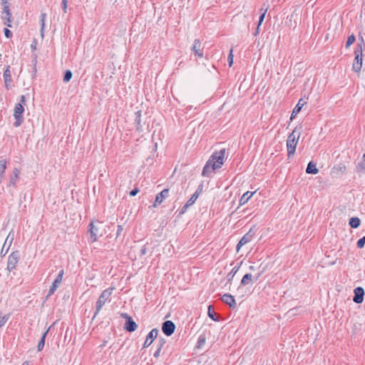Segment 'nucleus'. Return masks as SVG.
<instances>
[{"instance_id":"51","label":"nucleus","mask_w":365,"mask_h":365,"mask_svg":"<svg viewBox=\"0 0 365 365\" xmlns=\"http://www.w3.org/2000/svg\"><path fill=\"white\" fill-rule=\"evenodd\" d=\"M250 270H253V271H254V270L255 269V267H254V266H250Z\"/></svg>"},{"instance_id":"44","label":"nucleus","mask_w":365,"mask_h":365,"mask_svg":"<svg viewBox=\"0 0 365 365\" xmlns=\"http://www.w3.org/2000/svg\"><path fill=\"white\" fill-rule=\"evenodd\" d=\"M138 192H139V189L138 188H135L134 190H131L130 192V196H135Z\"/></svg>"},{"instance_id":"30","label":"nucleus","mask_w":365,"mask_h":365,"mask_svg":"<svg viewBox=\"0 0 365 365\" xmlns=\"http://www.w3.org/2000/svg\"><path fill=\"white\" fill-rule=\"evenodd\" d=\"M355 40H356V38H355L354 35H353V34L350 35L347 38V41L346 43V47L350 46L352 43H354Z\"/></svg>"},{"instance_id":"21","label":"nucleus","mask_w":365,"mask_h":365,"mask_svg":"<svg viewBox=\"0 0 365 365\" xmlns=\"http://www.w3.org/2000/svg\"><path fill=\"white\" fill-rule=\"evenodd\" d=\"M255 192H256V191H255V192L247 191V192H245L242 195V196L241 197V198L240 199V205H243L245 203H247L248 202V200L252 197V195Z\"/></svg>"},{"instance_id":"16","label":"nucleus","mask_w":365,"mask_h":365,"mask_svg":"<svg viewBox=\"0 0 365 365\" xmlns=\"http://www.w3.org/2000/svg\"><path fill=\"white\" fill-rule=\"evenodd\" d=\"M201 47L202 45L199 39H195L194 41L192 50L195 53V55L200 58L203 57V53Z\"/></svg>"},{"instance_id":"32","label":"nucleus","mask_w":365,"mask_h":365,"mask_svg":"<svg viewBox=\"0 0 365 365\" xmlns=\"http://www.w3.org/2000/svg\"><path fill=\"white\" fill-rule=\"evenodd\" d=\"M71 78H72V72L71 71H66L64 74L63 81L65 82H68Z\"/></svg>"},{"instance_id":"56","label":"nucleus","mask_w":365,"mask_h":365,"mask_svg":"<svg viewBox=\"0 0 365 365\" xmlns=\"http://www.w3.org/2000/svg\"><path fill=\"white\" fill-rule=\"evenodd\" d=\"M292 311H293L292 309H290V311H289V313L292 314Z\"/></svg>"},{"instance_id":"45","label":"nucleus","mask_w":365,"mask_h":365,"mask_svg":"<svg viewBox=\"0 0 365 365\" xmlns=\"http://www.w3.org/2000/svg\"><path fill=\"white\" fill-rule=\"evenodd\" d=\"M146 250H147V249H146V247H145V246H143V247L141 248V250H140V254H141L142 255H145V253H146Z\"/></svg>"},{"instance_id":"14","label":"nucleus","mask_w":365,"mask_h":365,"mask_svg":"<svg viewBox=\"0 0 365 365\" xmlns=\"http://www.w3.org/2000/svg\"><path fill=\"white\" fill-rule=\"evenodd\" d=\"M260 276H261V273H259V274H256L255 276H252V274L247 273V274H245L244 277H242V279L241 280V284L244 285V286L247 285L250 283H251L253 279L256 282L258 280V279L259 278Z\"/></svg>"},{"instance_id":"17","label":"nucleus","mask_w":365,"mask_h":365,"mask_svg":"<svg viewBox=\"0 0 365 365\" xmlns=\"http://www.w3.org/2000/svg\"><path fill=\"white\" fill-rule=\"evenodd\" d=\"M222 300L226 304H228L231 308L235 309L236 307V303L234 299V297L229 294H225L222 297Z\"/></svg>"},{"instance_id":"29","label":"nucleus","mask_w":365,"mask_h":365,"mask_svg":"<svg viewBox=\"0 0 365 365\" xmlns=\"http://www.w3.org/2000/svg\"><path fill=\"white\" fill-rule=\"evenodd\" d=\"M13 240H14V234L9 233L5 240L4 245L3 246V249L6 247V245L7 244H9V246H10Z\"/></svg>"},{"instance_id":"38","label":"nucleus","mask_w":365,"mask_h":365,"mask_svg":"<svg viewBox=\"0 0 365 365\" xmlns=\"http://www.w3.org/2000/svg\"><path fill=\"white\" fill-rule=\"evenodd\" d=\"M227 60H228L229 66H232V65L233 63V55H232V49L230 50V54L228 56Z\"/></svg>"},{"instance_id":"10","label":"nucleus","mask_w":365,"mask_h":365,"mask_svg":"<svg viewBox=\"0 0 365 365\" xmlns=\"http://www.w3.org/2000/svg\"><path fill=\"white\" fill-rule=\"evenodd\" d=\"M63 276V270H61L58 274V277L53 281L51 287H50L47 297L52 295L55 292V291L57 289L58 287L59 286V284H61V282L62 281Z\"/></svg>"},{"instance_id":"49","label":"nucleus","mask_w":365,"mask_h":365,"mask_svg":"<svg viewBox=\"0 0 365 365\" xmlns=\"http://www.w3.org/2000/svg\"><path fill=\"white\" fill-rule=\"evenodd\" d=\"M265 4L262 5V8L260 9L261 14L264 11V8L267 6Z\"/></svg>"},{"instance_id":"47","label":"nucleus","mask_w":365,"mask_h":365,"mask_svg":"<svg viewBox=\"0 0 365 365\" xmlns=\"http://www.w3.org/2000/svg\"><path fill=\"white\" fill-rule=\"evenodd\" d=\"M122 317H123L125 321L128 319L129 317H130L128 314L123 313L121 314Z\"/></svg>"},{"instance_id":"13","label":"nucleus","mask_w":365,"mask_h":365,"mask_svg":"<svg viewBox=\"0 0 365 365\" xmlns=\"http://www.w3.org/2000/svg\"><path fill=\"white\" fill-rule=\"evenodd\" d=\"M354 297L353 301L356 304H360L364 301V290L362 287H359L354 289Z\"/></svg>"},{"instance_id":"25","label":"nucleus","mask_w":365,"mask_h":365,"mask_svg":"<svg viewBox=\"0 0 365 365\" xmlns=\"http://www.w3.org/2000/svg\"><path fill=\"white\" fill-rule=\"evenodd\" d=\"M49 329L48 328L42 335L40 341H38V346H37V349H38V351H41L44 346V344H45V339H46V334L48 333V331H49Z\"/></svg>"},{"instance_id":"3","label":"nucleus","mask_w":365,"mask_h":365,"mask_svg":"<svg viewBox=\"0 0 365 365\" xmlns=\"http://www.w3.org/2000/svg\"><path fill=\"white\" fill-rule=\"evenodd\" d=\"M102 226L103 225L101 222H92L90 223L88 232L92 242L97 241L103 235V231L101 230Z\"/></svg>"},{"instance_id":"36","label":"nucleus","mask_w":365,"mask_h":365,"mask_svg":"<svg viewBox=\"0 0 365 365\" xmlns=\"http://www.w3.org/2000/svg\"><path fill=\"white\" fill-rule=\"evenodd\" d=\"M208 315L214 321H218L217 318H215V316L216 315V314L213 311H211V306L209 307Z\"/></svg>"},{"instance_id":"37","label":"nucleus","mask_w":365,"mask_h":365,"mask_svg":"<svg viewBox=\"0 0 365 365\" xmlns=\"http://www.w3.org/2000/svg\"><path fill=\"white\" fill-rule=\"evenodd\" d=\"M8 319H9L8 316H4V317L0 316V328L6 324Z\"/></svg>"},{"instance_id":"9","label":"nucleus","mask_w":365,"mask_h":365,"mask_svg":"<svg viewBox=\"0 0 365 365\" xmlns=\"http://www.w3.org/2000/svg\"><path fill=\"white\" fill-rule=\"evenodd\" d=\"M175 329V325L172 321H165L162 325V331L166 336L172 335Z\"/></svg>"},{"instance_id":"41","label":"nucleus","mask_w":365,"mask_h":365,"mask_svg":"<svg viewBox=\"0 0 365 365\" xmlns=\"http://www.w3.org/2000/svg\"><path fill=\"white\" fill-rule=\"evenodd\" d=\"M45 19H46V14H42L41 16V31H43V27L45 26Z\"/></svg>"},{"instance_id":"54","label":"nucleus","mask_w":365,"mask_h":365,"mask_svg":"<svg viewBox=\"0 0 365 365\" xmlns=\"http://www.w3.org/2000/svg\"><path fill=\"white\" fill-rule=\"evenodd\" d=\"M3 176L0 175V182H1Z\"/></svg>"},{"instance_id":"40","label":"nucleus","mask_w":365,"mask_h":365,"mask_svg":"<svg viewBox=\"0 0 365 365\" xmlns=\"http://www.w3.org/2000/svg\"><path fill=\"white\" fill-rule=\"evenodd\" d=\"M359 43H358V47L359 48L357 49H360V44H361V51H362L363 50V46H364V38L362 36H359Z\"/></svg>"},{"instance_id":"24","label":"nucleus","mask_w":365,"mask_h":365,"mask_svg":"<svg viewBox=\"0 0 365 365\" xmlns=\"http://www.w3.org/2000/svg\"><path fill=\"white\" fill-rule=\"evenodd\" d=\"M360 223H361L360 219L356 217H351L349 220V225L352 228H357L360 225Z\"/></svg>"},{"instance_id":"7","label":"nucleus","mask_w":365,"mask_h":365,"mask_svg":"<svg viewBox=\"0 0 365 365\" xmlns=\"http://www.w3.org/2000/svg\"><path fill=\"white\" fill-rule=\"evenodd\" d=\"M2 5L4 6L3 11H2V18L6 20L4 22V24L7 26H11V14L10 13L9 6L8 5V1L7 0H2Z\"/></svg>"},{"instance_id":"33","label":"nucleus","mask_w":365,"mask_h":365,"mask_svg":"<svg viewBox=\"0 0 365 365\" xmlns=\"http://www.w3.org/2000/svg\"><path fill=\"white\" fill-rule=\"evenodd\" d=\"M136 118H135V123L138 125L137 126V129L139 130H140V111H138L136 113Z\"/></svg>"},{"instance_id":"28","label":"nucleus","mask_w":365,"mask_h":365,"mask_svg":"<svg viewBox=\"0 0 365 365\" xmlns=\"http://www.w3.org/2000/svg\"><path fill=\"white\" fill-rule=\"evenodd\" d=\"M6 168V160L2 159L0 160V175L3 176Z\"/></svg>"},{"instance_id":"4","label":"nucleus","mask_w":365,"mask_h":365,"mask_svg":"<svg viewBox=\"0 0 365 365\" xmlns=\"http://www.w3.org/2000/svg\"><path fill=\"white\" fill-rule=\"evenodd\" d=\"M113 291V287L108 288L105 289L101 294L100 295L99 298L98 299L96 302V312L94 314V317H96V315L98 314V312L101 311L103 305L106 304V302L110 299L112 293Z\"/></svg>"},{"instance_id":"8","label":"nucleus","mask_w":365,"mask_h":365,"mask_svg":"<svg viewBox=\"0 0 365 365\" xmlns=\"http://www.w3.org/2000/svg\"><path fill=\"white\" fill-rule=\"evenodd\" d=\"M19 255L18 252H12L7 262V269L9 271H11L16 268V266L19 262Z\"/></svg>"},{"instance_id":"42","label":"nucleus","mask_w":365,"mask_h":365,"mask_svg":"<svg viewBox=\"0 0 365 365\" xmlns=\"http://www.w3.org/2000/svg\"><path fill=\"white\" fill-rule=\"evenodd\" d=\"M4 35L6 38H10V37H11L12 34L9 29L5 28L4 29Z\"/></svg>"},{"instance_id":"35","label":"nucleus","mask_w":365,"mask_h":365,"mask_svg":"<svg viewBox=\"0 0 365 365\" xmlns=\"http://www.w3.org/2000/svg\"><path fill=\"white\" fill-rule=\"evenodd\" d=\"M365 245V236L359 239L357 242L358 248H363Z\"/></svg>"},{"instance_id":"55","label":"nucleus","mask_w":365,"mask_h":365,"mask_svg":"<svg viewBox=\"0 0 365 365\" xmlns=\"http://www.w3.org/2000/svg\"><path fill=\"white\" fill-rule=\"evenodd\" d=\"M294 14H292L291 15L290 18H291V19H292V18L294 17Z\"/></svg>"},{"instance_id":"6","label":"nucleus","mask_w":365,"mask_h":365,"mask_svg":"<svg viewBox=\"0 0 365 365\" xmlns=\"http://www.w3.org/2000/svg\"><path fill=\"white\" fill-rule=\"evenodd\" d=\"M355 58L352 65L353 71L359 73L361 71L362 66V51L361 44H360V49H356L354 52Z\"/></svg>"},{"instance_id":"23","label":"nucleus","mask_w":365,"mask_h":365,"mask_svg":"<svg viewBox=\"0 0 365 365\" xmlns=\"http://www.w3.org/2000/svg\"><path fill=\"white\" fill-rule=\"evenodd\" d=\"M306 172L309 174H317L319 170L317 168V166L314 163L309 162L306 169Z\"/></svg>"},{"instance_id":"26","label":"nucleus","mask_w":365,"mask_h":365,"mask_svg":"<svg viewBox=\"0 0 365 365\" xmlns=\"http://www.w3.org/2000/svg\"><path fill=\"white\" fill-rule=\"evenodd\" d=\"M19 170L17 168L14 169L13 175L10 178V184L14 185L19 175Z\"/></svg>"},{"instance_id":"52","label":"nucleus","mask_w":365,"mask_h":365,"mask_svg":"<svg viewBox=\"0 0 365 365\" xmlns=\"http://www.w3.org/2000/svg\"><path fill=\"white\" fill-rule=\"evenodd\" d=\"M21 365H29L28 361H24Z\"/></svg>"},{"instance_id":"27","label":"nucleus","mask_w":365,"mask_h":365,"mask_svg":"<svg viewBox=\"0 0 365 365\" xmlns=\"http://www.w3.org/2000/svg\"><path fill=\"white\" fill-rule=\"evenodd\" d=\"M198 195H199V192H198V190H196L195 192L192 195V197L186 202V207H190L192 205H193L195 203V202L196 201V200L197 199Z\"/></svg>"},{"instance_id":"57","label":"nucleus","mask_w":365,"mask_h":365,"mask_svg":"<svg viewBox=\"0 0 365 365\" xmlns=\"http://www.w3.org/2000/svg\"><path fill=\"white\" fill-rule=\"evenodd\" d=\"M363 158L365 160V154L364 155Z\"/></svg>"},{"instance_id":"46","label":"nucleus","mask_w":365,"mask_h":365,"mask_svg":"<svg viewBox=\"0 0 365 365\" xmlns=\"http://www.w3.org/2000/svg\"><path fill=\"white\" fill-rule=\"evenodd\" d=\"M187 207H186V204H185V205L182 207V209H181V210H180V214L184 213V212L186 211V210L187 209Z\"/></svg>"},{"instance_id":"12","label":"nucleus","mask_w":365,"mask_h":365,"mask_svg":"<svg viewBox=\"0 0 365 365\" xmlns=\"http://www.w3.org/2000/svg\"><path fill=\"white\" fill-rule=\"evenodd\" d=\"M158 334V329H153L149 334L147 335L145 341L143 344V347H148L153 343V340L157 337Z\"/></svg>"},{"instance_id":"11","label":"nucleus","mask_w":365,"mask_h":365,"mask_svg":"<svg viewBox=\"0 0 365 365\" xmlns=\"http://www.w3.org/2000/svg\"><path fill=\"white\" fill-rule=\"evenodd\" d=\"M169 190L165 189L163 191H161L160 193H158L156 197L155 202L153 205L154 207H158L159 205H160L165 199H166L168 197Z\"/></svg>"},{"instance_id":"34","label":"nucleus","mask_w":365,"mask_h":365,"mask_svg":"<svg viewBox=\"0 0 365 365\" xmlns=\"http://www.w3.org/2000/svg\"><path fill=\"white\" fill-rule=\"evenodd\" d=\"M164 344V341H161L160 344L159 345L158 348L157 349V350L155 351L153 356L155 357V358H158L159 356H160V353L161 351V349H162V347Z\"/></svg>"},{"instance_id":"31","label":"nucleus","mask_w":365,"mask_h":365,"mask_svg":"<svg viewBox=\"0 0 365 365\" xmlns=\"http://www.w3.org/2000/svg\"><path fill=\"white\" fill-rule=\"evenodd\" d=\"M269 9V6H267L265 8H264V11L262 12L259 16V22H258V25L260 26L262 23V21H264V16H265V14L267 11Z\"/></svg>"},{"instance_id":"50","label":"nucleus","mask_w":365,"mask_h":365,"mask_svg":"<svg viewBox=\"0 0 365 365\" xmlns=\"http://www.w3.org/2000/svg\"><path fill=\"white\" fill-rule=\"evenodd\" d=\"M259 26H260L257 25V29L255 30V36H257V34H258V32H259Z\"/></svg>"},{"instance_id":"1","label":"nucleus","mask_w":365,"mask_h":365,"mask_svg":"<svg viewBox=\"0 0 365 365\" xmlns=\"http://www.w3.org/2000/svg\"><path fill=\"white\" fill-rule=\"evenodd\" d=\"M225 149H222L218 153L212 155L202 170V175L210 177L211 173L221 167L223 164Z\"/></svg>"},{"instance_id":"53","label":"nucleus","mask_w":365,"mask_h":365,"mask_svg":"<svg viewBox=\"0 0 365 365\" xmlns=\"http://www.w3.org/2000/svg\"><path fill=\"white\" fill-rule=\"evenodd\" d=\"M237 271V269H235V267L233 268L232 272H234V273H235Z\"/></svg>"},{"instance_id":"15","label":"nucleus","mask_w":365,"mask_h":365,"mask_svg":"<svg viewBox=\"0 0 365 365\" xmlns=\"http://www.w3.org/2000/svg\"><path fill=\"white\" fill-rule=\"evenodd\" d=\"M252 234L251 233V232H248L247 234H245L242 237V239L240 240V242H238L237 245V251L239 252L240 248L246 245L247 243L250 242L252 239Z\"/></svg>"},{"instance_id":"19","label":"nucleus","mask_w":365,"mask_h":365,"mask_svg":"<svg viewBox=\"0 0 365 365\" xmlns=\"http://www.w3.org/2000/svg\"><path fill=\"white\" fill-rule=\"evenodd\" d=\"M305 103H306V102L302 98L299 99V101H298V103L294 107V108L292 113L291 118H290L291 120L294 118L295 116L300 112V110H302V107L304 106V105Z\"/></svg>"},{"instance_id":"39","label":"nucleus","mask_w":365,"mask_h":365,"mask_svg":"<svg viewBox=\"0 0 365 365\" xmlns=\"http://www.w3.org/2000/svg\"><path fill=\"white\" fill-rule=\"evenodd\" d=\"M62 9L64 13L67 12L68 0H62L61 3Z\"/></svg>"},{"instance_id":"5","label":"nucleus","mask_w":365,"mask_h":365,"mask_svg":"<svg viewBox=\"0 0 365 365\" xmlns=\"http://www.w3.org/2000/svg\"><path fill=\"white\" fill-rule=\"evenodd\" d=\"M24 111V106L21 103H17L14 108V116L16 121L14 123V127L17 128L20 126L23 122L22 113Z\"/></svg>"},{"instance_id":"22","label":"nucleus","mask_w":365,"mask_h":365,"mask_svg":"<svg viewBox=\"0 0 365 365\" xmlns=\"http://www.w3.org/2000/svg\"><path fill=\"white\" fill-rule=\"evenodd\" d=\"M346 166L343 164H339L337 166H334L332 168V173H335L336 175L344 174L346 171Z\"/></svg>"},{"instance_id":"20","label":"nucleus","mask_w":365,"mask_h":365,"mask_svg":"<svg viewBox=\"0 0 365 365\" xmlns=\"http://www.w3.org/2000/svg\"><path fill=\"white\" fill-rule=\"evenodd\" d=\"M138 326L136 323L132 319L131 317H129L128 320L125 321V329L129 331L132 332L136 330Z\"/></svg>"},{"instance_id":"48","label":"nucleus","mask_w":365,"mask_h":365,"mask_svg":"<svg viewBox=\"0 0 365 365\" xmlns=\"http://www.w3.org/2000/svg\"><path fill=\"white\" fill-rule=\"evenodd\" d=\"M25 101H26L25 96H21V102L19 103H21L23 105L24 103H25Z\"/></svg>"},{"instance_id":"18","label":"nucleus","mask_w":365,"mask_h":365,"mask_svg":"<svg viewBox=\"0 0 365 365\" xmlns=\"http://www.w3.org/2000/svg\"><path fill=\"white\" fill-rule=\"evenodd\" d=\"M3 76L4 79L5 86L6 87V88H9L10 87L11 82V74L9 66H7L6 68L4 70Z\"/></svg>"},{"instance_id":"2","label":"nucleus","mask_w":365,"mask_h":365,"mask_svg":"<svg viewBox=\"0 0 365 365\" xmlns=\"http://www.w3.org/2000/svg\"><path fill=\"white\" fill-rule=\"evenodd\" d=\"M302 129V126L296 127L287 138V148L289 158L294 154L296 147L301 135Z\"/></svg>"},{"instance_id":"43","label":"nucleus","mask_w":365,"mask_h":365,"mask_svg":"<svg viewBox=\"0 0 365 365\" xmlns=\"http://www.w3.org/2000/svg\"><path fill=\"white\" fill-rule=\"evenodd\" d=\"M123 230V228L122 225H118V230H117V232H116V237H118L120 235Z\"/></svg>"}]
</instances>
